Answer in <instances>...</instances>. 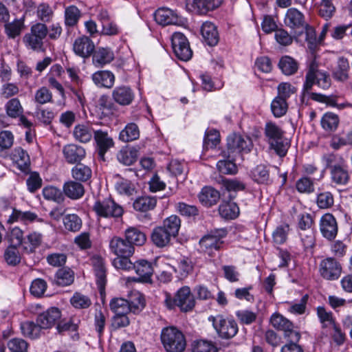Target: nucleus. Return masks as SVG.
Returning <instances> with one entry per match:
<instances>
[{"label":"nucleus","instance_id":"obj_1","mask_svg":"<svg viewBox=\"0 0 352 352\" xmlns=\"http://www.w3.org/2000/svg\"><path fill=\"white\" fill-rule=\"evenodd\" d=\"M181 221L176 215H171L163 221V225L155 228L151 234L153 243L157 248H164L171 243L179 232Z\"/></svg>","mask_w":352,"mask_h":352},{"label":"nucleus","instance_id":"obj_2","mask_svg":"<svg viewBox=\"0 0 352 352\" xmlns=\"http://www.w3.org/2000/svg\"><path fill=\"white\" fill-rule=\"evenodd\" d=\"M252 147L253 143L249 137L232 133L227 138V150L223 151L221 155L223 157L237 160L243 154L250 153Z\"/></svg>","mask_w":352,"mask_h":352},{"label":"nucleus","instance_id":"obj_3","mask_svg":"<svg viewBox=\"0 0 352 352\" xmlns=\"http://www.w3.org/2000/svg\"><path fill=\"white\" fill-rule=\"evenodd\" d=\"M160 337L166 352H183L186 349L185 336L182 331L173 326L162 329Z\"/></svg>","mask_w":352,"mask_h":352},{"label":"nucleus","instance_id":"obj_4","mask_svg":"<svg viewBox=\"0 0 352 352\" xmlns=\"http://www.w3.org/2000/svg\"><path fill=\"white\" fill-rule=\"evenodd\" d=\"M208 320L212 322L216 332L221 338H232L238 332L239 328L237 323L231 318L218 314L215 316H209Z\"/></svg>","mask_w":352,"mask_h":352},{"label":"nucleus","instance_id":"obj_5","mask_svg":"<svg viewBox=\"0 0 352 352\" xmlns=\"http://www.w3.org/2000/svg\"><path fill=\"white\" fill-rule=\"evenodd\" d=\"M165 303L169 309L177 306L182 311L187 312L193 309L195 300L190 287L184 286L177 290L173 298L166 296Z\"/></svg>","mask_w":352,"mask_h":352},{"label":"nucleus","instance_id":"obj_6","mask_svg":"<svg viewBox=\"0 0 352 352\" xmlns=\"http://www.w3.org/2000/svg\"><path fill=\"white\" fill-rule=\"evenodd\" d=\"M314 84H317L322 88H327L329 85V81L327 73L319 70L318 64L315 60H313L309 65L306 80L303 85V94L305 96L309 94V91Z\"/></svg>","mask_w":352,"mask_h":352},{"label":"nucleus","instance_id":"obj_7","mask_svg":"<svg viewBox=\"0 0 352 352\" xmlns=\"http://www.w3.org/2000/svg\"><path fill=\"white\" fill-rule=\"evenodd\" d=\"M93 210L98 217L103 218H119L124 213L123 208L111 198L96 201Z\"/></svg>","mask_w":352,"mask_h":352},{"label":"nucleus","instance_id":"obj_8","mask_svg":"<svg viewBox=\"0 0 352 352\" xmlns=\"http://www.w3.org/2000/svg\"><path fill=\"white\" fill-rule=\"evenodd\" d=\"M171 45L174 54L179 59L187 61L191 58L192 52L186 37L182 33L175 32L173 34Z\"/></svg>","mask_w":352,"mask_h":352},{"label":"nucleus","instance_id":"obj_9","mask_svg":"<svg viewBox=\"0 0 352 352\" xmlns=\"http://www.w3.org/2000/svg\"><path fill=\"white\" fill-rule=\"evenodd\" d=\"M319 273L327 280H337L342 274L341 264L333 258H326L320 263Z\"/></svg>","mask_w":352,"mask_h":352},{"label":"nucleus","instance_id":"obj_10","mask_svg":"<svg viewBox=\"0 0 352 352\" xmlns=\"http://www.w3.org/2000/svg\"><path fill=\"white\" fill-rule=\"evenodd\" d=\"M227 235V230L224 228L211 231L204 236L199 241L201 247L206 251L217 250L223 245V239Z\"/></svg>","mask_w":352,"mask_h":352},{"label":"nucleus","instance_id":"obj_11","mask_svg":"<svg viewBox=\"0 0 352 352\" xmlns=\"http://www.w3.org/2000/svg\"><path fill=\"white\" fill-rule=\"evenodd\" d=\"M270 323L275 329L284 331L285 336L291 338L292 341H298L300 339V334L294 330L293 323L281 314H272Z\"/></svg>","mask_w":352,"mask_h":352},{"label":"nucleus","instance_id":"obj_12","mask_svg":"<svg viewBox=\"0 0 352 352\" xmlns=\"http://www.w3.org/2000/svg\"><path fill=\"white\" fill-rule=\"evenodd\" d=\"M62 153L65 161L69 164H78L86 156L85 149L76 144L70 143L63 146Z\"/></svg>","mask_w":352,"mask_h":352},{"label":"nucleus","instance_id":"obj_13","mask_svg":"<svg viewBox=\"0 0 352 352\" xmlns=\"http://www.w3.org/2000/svg\"><path fill=\"white\" fill-rule=\"evenodd\" d=\"M320 230L323 237L333 240L338 234V224L335 217L330 213L322 216L320 220Z\"/></svg>","mask_w":352,"mask_h":352},{"label":"nucleus","instance_id":"obj_14","mask_svg":"<svg viewBox=\"0 0 352 352\" xmlns=\"http://www.w3.org/2000/svg\"><path fill=\"white\" fill-rule=\"evenodd\" d=\"M94 42L86 36L76 38L73 43V51L77 56L81 58L89 57L94 51Z\"/></svg>","mask_w":352,"mask_h":352},{"label":"nucleus","instance_id":"obj_15","mask_svg":"<svg viewBox=\"0 0 352 352\" xmlns=\"http://www.w3.org/2000/svg\"><path fill=\"white\" fill-rule=\"evenodd\" d=\"M61 318V312L56 307H50L38 315L36 323L42 329H50L54 326Z\"/></svg>","mask_w":352,"mask_h":352},{"label":"nucleus","instance_id":"obj_16","mask_svg":"<svg viewBox=\"0 0 352 352\" xmlns=\"http://www.w3.org/2000/svg\"><path fill=\"white\" fill-rule=\"evenodd\" d=\"M155 21L163 26L168 25H180L182 19L177 14L168 8L157 9L154 14Z\"/></svg>","mask_w":352,"mask_h":352},{"label":"nucleus","instance_id":"obj_17","mask_svg":"<svg viewBox=\"0 0 352 352\" xmlns=\"http://www.w3.org/2000/svg\"><path fill=\"white\" fill-rule=\"evenodd\" d=\"M112 98L118 104L126 106L131 104L133 101L135 93L130 87L118 86L112 91Z\"/></svg>","mask_w":352,"mask_h":352},{"label":"nucleus","instance_id":"obj_18","mask_svg":"<svg viewBox=\"0 0 352 352\" xmlns=\"http://www.w3.org/2000/svg\"><path fill=\"white\" fill-rule=\"evenodd\" d=\"M109 248L117 256H131L134 252V248L131 243L117 236L111 239Z\"/></svg>","mask_w":352,"mask_h":352},{"label":"nucleus","instance_id":"obj_19","mask_svg":"<svg viewBox=\"0 0 352 352\" xmlns=\"http://www.w3.org/2000/svg\"><path fill=\"white\" fill-rule=\"evenodd\" d=\"M284 22L286 26L293 30L304 28L307 25L304 14L294 8L287 10Z\"/></svg>","mask_w":352,"mask_h":352},{"label":"nucleus","instance_id":"obj_20","mask_svg":"<svg viewBox=\"0 0 352 352\" xmlns=\"http://www.w3.org/2000/svg\"><path fill=\"white\" fill-rule=\"evenodd\" d=\"M200 32L205 43L209 46L217 45L219 41V35L217 28L213 23L210 21L203 23Z\"/></svg>","mask_w":352,"mask_h":352},{"label":"nucleus","instance_id":"obj_21","mask_svg":"<svg viewBox=\"0 0 352 352\" xmlns=\"http://www.w3.org/2000/svg\"><path fill=\"white\" fill-rule=\"evenodd\" d=\"M133 268L136 274L139 276L138 278H127V281H144L147 282L150 280L153 272V268L150 263L146 260H139L134 263Z\"/></svg>","mask_w":352,"mask_h":352},{"label":"nucleus","instance_id":"obj_22","mask_svg":"<svg viewBox=\"0 0 352 352\" xmlns=\"http://www.w3.org/2000/svg\"><path fill=\"white\" fill-rule=\"evenodd\" d=\"M91 79L98 87L111 88L115 82V76L108 70L98 71L94 73Z\"/></svg>","mask_w":352,"mask_h":352},{"label":"nucleus","instance_id":"obj_23","mask_svg":"<svg viewBox=\"0 0 352 352\" xmlns=\"http://www.w3.org/2000/svg\"><path fill=\"white\" fill-rule=\"evenodd\" d=\"M94 139L98 148V154L103 158L107 150L113 146V141L107 132L101 130L95 131Z\"/></svg>","mask_w":352,"mask_h":352},{"label":"nucleus","instance_id":"obj_24","mask_svg":"<svg viewBox=\"0 0 352 352\" xmlns=\"http://www.w3.org/2000/svg\"><path fill=\"white\" fill-rule=\"evenodd\" d=\"M63 190L65 196L74 200L81 198L85 194L84 186L78 181L69 180L65 182Z\"/></svg>","mask_w":352,"mask_h":352},{"label":"nucleus","instance_id":"obj_25","mask_svg":"<svg viewBox=\"0 0 352 352\" xmlns=\"http://www.w3.org/2000/svg\"><path fill=\"white\" fill-rule=\"evenodd\" d=\"M198 197L203 206L210 207L217 203L220 198V194L214 188L206 186L202 188Z\"/></svg>","mask_w":352,"mask_h":352},{"label":"nucleus","instance_id":"obj_26","mask_svg":"<svg viewBox=\"0 0 352 352\" xmlns=\"http://www.w3.org/2000/svg\"><path fill=\"white\" fill-rule=\"evenodd\" d=\"M331 178L338 185H345L348 183L349 175L344 162L331 169Z\"/></svg>","mask_w":352,"mask_h":352},{"label":"nucleus","instance_id":"obj_27","mask_svg":"<svg viewBox=\"0 0 352 352\" xmlns=\"http://www.w3.org/2000/svg\"><path fill=\"white\" fill-rule=\"evenodd\" d=\"M349 62L344 56L338 58L336 65L333 71V77L338 81L344 82L349 78Z\"/></svg>","mask_w":352,"mask_h":352},{"label":"nucleus","instance_id":"obj_28","mask_svg":"<svg viewBox=\"0 0 352 352\" xmlns=\"http://www.w3.org/2000/svg\"><path fill=\"white\" fill-rule=\"evenodd\" d=\"M25 17L15 19L5 23V33L9 38H15L21 35L25 29Z\"/></svg>","mask_w":352,"mask_h":352},{"label":"nucleus","instance_id":"obj_29","mask_svg":"<svg viewBox=\"0 0 352 352\" xmlns=\"http://www.w3.org/2000/svg\"><path fill=\"white\" fill-rule=\"evenodd\" d=\"M94 270L96 277V283L102 292L106 284V269L101 258H95L93 260Z\"/></svg>","mask_w":352,"mask_h":352},{"label":"nucleus","instance_id":"obj_30","mask_svg":"<svg viewBox=\"0 0 352 352\" xmlns=\"http://www.w3.org/2000/svg\"><path fill=\"white\" fill-rule=\"evenodd\" d=\"M113 52L109 48H98L94 54L92 61L96 67H101L113 60Z\"/></svg>","mask_w":352,"mask_h":352},{"label":"nucleus","instance_id":"obj_31","mask_svg":"<svg viewBox=\"0 0 352 352\" xmlns=\"http://www.w3.org/2000/svg\"><path fill=\"white\" fill-rule=\"evenodd\" d=\"M71 173L76 181L86 182L91 179L92 170L89 166L80 162L72 168Z\"/></svg>","mask_w":352,"mask_h":352},{"label":"nucleus","instance_id":"obj_32","mask_svg":"<svg viewBox=\"0 0 352 352\" xmlns=\"http://www.w3.org/2000/svg\"><path fill=\"white\" fill-rule=\"evenodd\" d=\"M37 219L38 216L34 212L30 211L23 212L19 210L14 209L8 221L10 223L22 222L25 224H28Z\"/></svg>","mask_w":352,"mask_h":352},{"label":"nucleus","instance_id":"obj_33","mask_svg":"<svg viewBox=\"0 0 352 352\" xmlns=\"http://www.w3.org/2000/svg\"><path fill=\"white\" fill-rule=\"evenodd\" d=\"M43 241V234L38 232H31L25 238L23 250L27 253H32L38 248Z\"/></svg>","mask_w":352,"mask_h":352},{"label":"nucleus","instance_id":"obj_34","mask_svg":"<svg viewBox=\"0 0 352 352\" xmlns=\"http://www.w3.org/2000/svg\"><path fill=\"white\" fill-rule=\"evenodd\" d=\"M270 148L273 150L279 157H285L287 153V151L290 146L289 140L282 136L277 139H274L267 142Z\"/></svg>","mask_w":352,"mask_h":352},{"label":"nucleus","instance_id":"obj_35","mask_svg":"<svg viewBox=\"0 0 352 352\" xmlns=\"http://www.w3.org/2000/svg\"><path fill=\"white\" fill-rule=\"evenodd\" d=\"M73 135L76 140L87 143L92 138L93 129L87 124H78L74 129Z\"/></svg>","mask_w":352,"mask_h":352},{"label":"nucleus","instance_id":"obj_36","mask_svg":"<svg viewBox=\"0 0 352 352\" xmlns=\"http://www.w3.org/2000/svg\"><path fill=\"white\" fill-rule=\"evenodd\" d=\"M125 237L131 245H142L146 241V234L140 229L130 227L125 231Z\"/></svg>","mask_w":352,"mask_h":352},{"label":"nucleus","instance_id":"obj_37","mask_svg":"<svg viewBox=\"0 0 352 352\" xmlns=\"http://www.w3.org/2000/svg\"><path fill=\"white\" fill-rule=\"evenodd\" d=\"M219 213L226 219H234L239 214V208L234 202H223L219 206Z\"/></svg>","mask_w":352,"mask_h":352},{"label":"nucleus","instance_id":"obj_38","mask_svg":"<svg viewBox=\"0 0 352 352\" xmlns=\"http://www.w3.org/2000/svg\"><path fill=\"white\" fill-rule=\"evenodd\" d=\"M138 151L132 147H124L118 153V160L124 165L130 166L137 160Z\"/></svg>","mask_w":352,"mask_h":352},{"label":"nucleus","instance_id":"obj_39","mask_svg":"<svg viewBox=\"0 0 352 352\" xmlns=\"http://www.w3.org/2000/svg\"><path fill=\"white\" fill-rule=\"evenodd\" d=\"M339 122V118L336 114L327 112L322 116L320 120V124L325 131L333 132L337 129Z\"/></svg>","mask_w":352,"mask_h":352},{"label":"nucleus","instance_id":"obj_40","mask_svg":"<svg viewBox=\"0 0 352 352\" xmlns=\"http://www.w3.org/2000/svg\"><path fill=\"white\" fill-rule=\"evenodd\" d=\"M252 179L258 184H268L271 182L270 172L266 166L257 165L251 171Z\"/></svg>","mask_w":352,"mask_h":352},{"label":"nucleus","instance_id":"obj_41","mask_svg":"<svg viewBox=\"0 0 352 352\" xmlns=\"http://www.w3.org/2000/svg\"><path fill=\"white\" fill-rule=\"evenodd\" d=\"M155 265L158 268L161 280L165 282L170 280L172 272H175V270L174 267L166 263V258L163 257L157 258Z\"/></svg>","mask_w":352,"mask_h":352},{"label":"nucleus","instance_id":"obj_42","mask_svg":"<svg viewBox=\"0 0 352 352\" xmlns=\"http://www.w3.org/2000/svg\"><path fill=\"white\" fill-rule=\"evenodd\" d=\"M140 137V131L138 125L135 123H129L120 133L119 138L124 142H128L135 140Z\"/></svg>","mask_w":352,"mask_h":352},{"label":"nucleus","instance_id":"obj_43","mask_svg":"<svg viewBox=\"0 0 352 352\" xmlns=\"http://www.w3.org/2000/svg\"><path fill=\"white\" fill-rule=\"evenodd\" d=\"M20 327L22 334L32 339L38 338L42 329L38 323L35 324L34 322L28 320L21 322Z\"/></svg>","mask_w":352,"mask_h":352},{"label":"nucleus","instance_id":"obj_44","mask_svg":"<svg viewBox=\"0 0 352 352\" xmlns=\"http://www.w3.org/2000/svg\"><path fill=\"white\" fill-rule=\"evenodd\" d=\"M42 194L46 200L58 204L62 203L65 199L64 195L61 190L54 186L44 187L42 190Z\"/></svg>","mask_w":352,"mask_h":352},{"label":"nucleus","instance_id":"obj_45","mask_svg":"<svg viewBox=\"0 0 352 352\" xmlns=\"http://www.w3.org/2000/svg\"><path fill=\"white\" fill-rule=\"evenodd\" d=\"M74 280V273L69 268H62L57 271L55 275L56 283L60 286L71 285Z\"/></svg>","mask_w":352,"mask_h":352},{"label":"nucleus","instance_id":"obj_46","mask_svg":"<svg viewBox=\"0 0 352 352\" xmlns=\"http://www.w3.org/2000/svg\"><path fill=\"white\" fill-rule=\"evenodd\" d=\"M157 204V200L151 197H141L133 202V208L140 212H146L153 210Z\"/></svg>","mask_w":352,"mask_h":352},{"label":"nucleus","instance_id":"obj_47","mask_svg":"<svg viewBox=\"0 0 352 352\" xmlns=\"http://www.w3.org/2000/svg\"><path fill=\"white\" fill-rule=\"evenodd\" d=\"M278 66L282 72L287 76L295 74L298 68V63L289 56L282 57L279 61Z\"/></svg>","mask_w":352,"mask_h":352},{"label":"nucleus","instance_id":"obj_48","mask_svg":"<svg viewBox=\"0 0 352 352\" xmlns=\"http://www.w3.org/2000/svg\"><path fill=\"white\" fill-rule=\"evenodd\" d=\"M6 114L12 118H16L23 113V108L18 98L9 100L5 104Z\"/></svg>","mask_w":352,"mask_h":352},{"label":"nucleus","instance_id":"obj_49","mask_svg":"<svg viewBox=\"0 0 352 352\" xmlns=\"http://www.w3.org/2000/svg\"><path fill=\"white\" fill-rule=\"evenodd\" d=\"M115 188L119 194L127 196L133 195L135 192V187L130 180L118 177L115 184Z\"/></svg>","mask_w":352,"mask_h":352},{"label":"nucleus","instance_id":"obj_50","mask_svg":"<svg viewBox=\"0 0 352 352\" xmlns=\"http://www.w3.org/2000/svg\"><path fill=\"white\" fill-rule=\"evenodd\" d=\"M127 300L130 305V311L133 314L140 313L145 307L144 298L143 296L138 292L131 293Z\"/></svg>","mask_w":352,"mask_h":352},{"label":"nucleus","instance_id":"obj_51","mask_svg":"<svg viewBox=\"0 0 352 352\" xmlns=\"http://www.w3.org/2000/svg\"><path fill=\"white\" fill-rule=\"evenodd\" d=\"M109 305L115 314H128L131 312L128 300L122 298H113Z\"/></svg>","mask_w":352,"mask_h":352},{"label":"nucleus","instance_id":"obj_52","mask_svg":"<svg viewBox=\"0 0 352 352\" xmlns=\"http://www.w3.org/2000/svg\"><path fill=\"white\" fill-rule=\"evenodd\" d=\"M225 160H219L217 163V168L222 174L234 175L238 171L237 166L234 162L236 160L225 157Z\"/></svg>","mask_w":352,"mask_h":352},{"label":"nucleus","instance_id":"obj_53","mask_svg":"<svg viewBox=\"0 0 352 352\" xmlns=\"http://www.w3.org/2000/svg\"><path fill=\"white\" fill-rule=\"evenodd\" d=\"M36 13L37 18L43 22H50L54 16L53 8L45 2L38 5Z\"/></svg>","mask_w":352,"mask_h":352},{"label":"nucleus","instance_id":"obj_54","mask_svg":"<svg viewBox=\"0 0 352 352\" xmlns=\"http://www.w3.org/2000/svg\"><path fill=\"white\" fill-rule=\"evenodd\" d=\"M288 109L287 100L276 96L271 103V110L276 118H280L286 114Z\"/></svg>","mask_w":352,"mask_h":352},{"label":"nucleus","instance_id":"obj_55","mask_svg":"<svg viewBox=\"0 0 352 352\" xmlns=\"http://www.w3.org/2000/svg\"><path fill=\"white\" fill-rule=\"evenodd\" d=\"M80 12L75 6H70L65 10V24L66 26L76 25L80 19Z\"/></svg>","mask_w":352,"mask_h":352},{"label":"nucleus","instance_id":"obj_56","mask_svg":"<svg viewBox=\"0 0 352 352\" xmlns=\"http://www.w3.org/2000/svg\"><path fill=\"white\" fill-rule=\"evenodd\" d=\"M305 28V41L307 45L308 49L314 52L318 47L321 45L319 38L316 36V30L314 28L309 25H306Z\"/></svg>","mask_w":352,"mask_h":352},{"label":"nucleus","instance_id":"obj_57","mask_svg":"<svg viewBox=\"0 0 352 352\" xmlns=\"http://www.w3.org/2000/svg\"><path fill=\"white\" fill-rule=\"evenodd\" d=\"M23 42L28 49L38 52L44 51L43 41L30 33L26 34L24 36Z\"/></svg>","mask_w":352,"mask_h":352},{"label":"nucleus","instance_id":"obj_58","mask_svg":"<svg viewBox=\"0 0 352 352\" xmlns=\"http://www.w3.org/2000/svg\"><path fill=\"white\" fill-rule=\"evenodd\" d=\"M14 158L20 170L25 171L28 168L30 161L25 151L21 148L15 149Z\"/></svg>","mask_w":352,"mask_h":352},{"label":"nucleus","instance_id":"obj_59","mask_svg":"<svg viewBox=\"0 0 352 352\" xmlns=\"http://www.w3.org/2000/svg\"><path fill=\"white\" fill-rule=\"evenodd\" d=\"M220 142V134L216 129H208L204 139V146L205 148H212Z\"/></svg>","mask_w":352,"mask_h":352},{"label":"nucleus","instance_id":"obj_60","mask_svg":"<svg viewBox=\"0 0 352 352\" xmlns=\"http://www.w3.org/2000/svg\"><path fill=\"white\" fill-rule=\"evenodd\" d=\"M63 224L66 230L71 232H77L82 226V221L78 215L69 214L63 218Z\"/></svg>","mask_w":352,"mask_h":352},{"label":"nucleus","instance_id":"obj_61","mask_svg":"<svg viewBox=\"0 0 352 352\" xmlns=\"http://www.w3.org/2000/svg\"><path fill=\"white\" fill-rule=\"evenodd\" d=\"M223 0H193L194 6L202 13L217 8Z\"/></svg>","mask_w":352,"mask_h":352},{"label":"nucleus","instance_id":"obj_62","mask_svg":"<svg viewBox=\"0 0 352 352\" xmlns=\"http://www.w3.org/2000/svg\"><path fill=\"white\" fill-rule=\"evenodd\" d=\"M191 352H218V349L212 342L199 340L192 343Z\"/></svg>","mask_w":352,"mask_h":352},{"label":"nucleus","instance_id":"obj_63","mask_svg":"<svg viewBox=\"0 0 352 352\" xmlns=\"http://www.w3.org/2000/svg\"><path fill=\"white\" fill-rule=\"evenodd\" d=\"M317 315L323 328L335 327L334 319L331 311H327L323 307H318Z\"/></svg>","mask_w":352,"mask_h":352},{"label":"nucleus","instance_id":"obj_64","mask_svg":"<svg viewBox=\"0 0 352 352\" xmlns=\"http://www.w3.org/2000/svg\"><path fill=\"white\" fill-rule=\"evenodd\" d=\"M25 238L23 230L16 226L12 228L8 235V239L10 245L16 247L19 245H22L23 247Z\"/></svg>","mask_w":352,"mask_h":352}]
</instances>
